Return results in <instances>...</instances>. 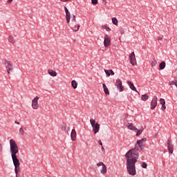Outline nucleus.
<instances>
[{"instance_id": "ea45409f", "label": "nucleus", "mask_w": 177, "mask_h": 177, "mask_svg": "<svg viewBox=\"0 0 177 177\" xmlns=\"http://www.w3.org/2000/svg\"><path fill=\"white\" fill-rule=\"evenodd\" d=\"M158 41H162V37L161 36L158 37Z\"/></svg>"}, {"instance_id": "423d86ee", "label": "nucleus", "mask_w": 177, "mask_h": 177, "mask_svg": "<svg viewBox=\"0 0 177 177\" xmlns=\"http://www.w3.org/2000/svg\"><path fill=\"white\" fill-rule=\"evenodd\" d=\"M115 85L117 86L118 91L124 92V86H122V81L121 80L117 79Z\"/></svg>"}, {"instance_id": "f257e3e1", "label": "nucleus", "mask_w": 177, "mask_h": 177, "mask_svg": "<svg viewBox=\"0 0 177 177\" xmlns=\"http://www.w3.org/2000/svg\"><path fill=\"white\" fill-rule=\"evenodd\" d=\"M138 145L136 144L135 147L129 150L124 155L127 158V169L129 175L135 176L136 175V164L138 162L139 158V153L142 151Z\"/></svg>"}, {"instance_id": "f03ea898", "label": "nucleus", "mask_w": 177, "mask_h": 177, "mask_svg": "<svg viewBox=\"0 0 177 177\" xmlns=\"http://www.w3.org/2000/svg\"><path fill=\"white\" fill-rule=\"evenodd\" d=\"M10 153L12 160H19L17 158V153H19V147L15 140H10Z\"/></svg>"}, {"instance_id": "72a5a7b5", "label": "nucleus", "mask_w": 177, "mask_h": 177, "mask_svg": "<svg viewBox=\"0 0 177 177\" xmlns=\"http://www.w3.org/2000/svg\"><path fill=\"white\" fill-rule=\"evenodd\" d=\"M71 19H72L71 22L77 21L75 15H73L72 17H71Z\"/></svg>"}, {"instance_id": "f704fd0d", "label": "nucleus", "mask_w": 177, "mask_h": 177, "mask_svg": "<svg viewBox=\"0 0 177 177\" xmlns=\"http://www.w3.org/2000/svg\"><path fill=\"white\" fill-rule=\"evenodd\" d=\"M9 62H10V61H8V60H6V59H3V61H2V63H3V64L5 66V65H8V63H9Z\"/></svg>"}, {"instance_id": "1a4fd4ad", "label": "nucleus", "mask_w": 177, "mask_h": 177, "mask_svg": "<svg viewBox=\"0 0 177 177\" xmlns=\"http://www.w3.org/2000/svg\"><path fill=\"white\" fill-rule=\"evenodd\" d=\"M71 26V30H73L75 32H77L80 30V27H81V26H80V24H77V21H74V22H71L70 25H68Z\"/></svg>"}, {"instance_id": "b1692460", "label": "nucleus", "mask_w": 177, "mask_h": 177, "mask_svg": "<svg viewBox=\"0 0 177 177\" xmlns=\"http://www.w3.org/2000/svg\"><path fill=\"white\" fill-rule=\"evenodd\" d=\"M165 66H166L165 62H162L159 64V68L160 70H164V68H165Z\"/></svg>"}, {"instance_id": "2f4dec72", "label": "nucleus", "mask_w": 177, "mask_h": 177, "mask_svg": "<svg viewBox=\"0 0 177 177\" xmlns=\"http://www.w3.org/2000/svg\"><path fill=\"white\" fill-rule=\"evenodd\" d=\"M160 104H162V106L165 104V100H164L162 98H160Z\"/></svg>"}, {"instance_id": "c03bdc74", "label": "nucleus", "mask_w": 177, "mask_h": 177, "mask_svg": "<svg viewBox=\"0 0 177 177\" xmlns=\"http://www.w3.org/2000/svg\"><path fill=\"white\" fill-rule=\"evenodd\" d=\"M16 174V177H21L20 174L17 173V174Z\"/></svg>"}, {"instance_id": "4be33fe9", "label": "nucleus", "mask_w": 177, "mask_h": 177, "mask_svg": "<svg viewBox=\"0 0 177 177\" xmlns=\"http://www.w3.org/2000/svg\"><path fill=\"white\" fill-rule=\"evenodd\" d=\"M104 73L106 74L107 77H110V75H114V71H113V70L104 69Z\"/></svg>"}, {"instance_id": "0eeeda50", "label": "nucleus", "mask_w": 177, "mask_h": 177, "mask_svg": "<svg viewBox=\"0 0 177 177\" xmlns=\"http://www.w3.org/2000/svg\"><path fill=\"white\" fill-rule=\"evenodd\" d=\"M39 100V97L36 96L32 100V107L34 109V110H37L38 107H39V105L38 104V100Z\"/></svg>"}, {"instance_id": "ddd939ff", "label": "nucleus", "mask_w": 177, "mask_h": 177, "mask_svg": "<svg viewBox=\"0 0 177 177\" xmlns=\"http://www.w3.org/2000/svg\"><path fill=\"white\" fill-rule=\"evenodd\" d=\"M157 107V96H153L151 102V110H154Z\"/></svg>"}, {"instance_id": "4468645a", "label": "nucleus", "mask_w": 177, "mask_h": 177, "mask_svg": "<svg viewBox=\"0 0 177 177\" xmlns=\"http://www.w3.org/2000/svg\"><path fill=\"white\" fill-rule=\"evenodd\" d=\"M167 147L169 150V153L170 154H172L174 153V145H172V142L170 140H167Z\"/></svg>"}, {"instance_id": "dca6fc26", "label": "nucleus", "mask_w": 177, "mask_h": 177, "mask_svg": "<svg viewBox=\"0 0 177 177\" xmlns=\"http://www.w3.org/2000/svg\"><path fill=\"white\" fill-rule=\"evenodd\" d=\"M71 138L73 142H75L77 139V131H75V129H72L71 133Z\"/></svg>"}, {"instance_id": "9b49d317", "label": "nucleus", "mask_w": 177, "mask_h": 177, "mask_svg": "<svg viewBox=\"0 0 177 177\" xmlns=\"http://www.w3.org/2000/svg\"><path fill=\"white\" fill-rule=\"evenodd\" d=\"M129 60L132 66H136V57H135V52H132L129 55Z\"/></svg>"}, {"instance_id": "79ce46f5", "label": "nucleus", "mask_w": 177, "mask_h": 177, "mask_svg": "<svg viewBox=\"0 0 177 177\" xmlns=\"http://www.w3.org/2000/svg\"><path fill=\"white\" fill-rule=\"evenodd\" d=\"M2 144H0V153H2Z\"/></svg>"}, {"instance_id": "a18cd8bd", "label": "nucleus", "mask_w": 177, "mask_h": 177, "mask_svg": "<svg viewBox=\"0 0 177 177\" xmlns=\"http://www.w3.org/2000/svg\"><path fill=\"white\" fill-rule=\"evenodd\" d=\"M13 2V0H8V3H12Z\"/></svg>"}, {"instance_id": "de8ad7c7", "label": "nucleus", "mask_w": 177, "mask_h": 177, "mask_svg": "<svg viewBox=\"0 0 177 177\" xmlns=\"http://www.w3.org/2000/svg\"><path fill=\"white\" fill-rule=\"evenodd\" d=\"M101 149H102V151H104V147H103V146H102V148H101Z\"/></svg>"}, {"instance_id": "5701e85b", "label": "nucleus", "mask_w": 177, "mask_h": 177, "mask_svg": "<svg viewBox=\"0 0 177 177\" xmlns=\"http://www.w3.org/2000/svg\"><path fill=\"white\" fill-rule=\"evenodd\" d=\"M71 85H72V87L73 88V89H77V88L78 86V83L75 80H72Z\"/></svg>"}, {"instance_id": "37998d69", "label": "nucleus", "mask_w": 177, "mask_h": 177, "mask_svg": "<svg viewBox=\"0 0 177 177\" xmlns=\"http://www.w3.org/2000/svg\"><path fill=\"white\" fill-rule=\"evenodd\" d=\"M15 124H17V125H20V122H17V120L15 121Z\"/></svg>"}, {"instance_id": "4c0bfd02", "label": "nucleus", "mask_w": 177, "mask_h": 177, "mask_svg": "<svg viewBox=\"0 0 177 177\" xmlns=\"http://www.w3.org/2000/svg\"><path fill=\"white\" fill-rule=\"evenodd\" d=\"M98 143H99V145H100V146H103V143L102 142V140H100L98 141Z\"/></svg>"}, {"instance_id": "c85d7f7f", "label": "nucleus", "mask_w": 177, "mask_h": 177, "mask_svg": "<svg viewBox=\"0 0 177 177\" xmlns=\"http://www.w3.org/2000/svg\"><path fill=\"white\" fill-rule=\"evenodd\" d=\"M102 28H104V30H106V31H111V29L109 27H106V25H103L102 26Z\"/></svg>"}, {"instance_id": "7ed1b4c3", "label": "nucleus", "mask_w": 177, "mask_h": 177, "mask_svg": "<svg viewBox=\"0 0 177 177\" xmlns=\"http://www.w3.org/2000/svg\"><path fill=\"white\" fill-rule=\"evenodd\" d=\"M90 123L91 124V127L93 128L94 133H97V132H99V130L100 129V124H99V123H96V120L93 119L90 120Z\"/></svg>"}, {"instance_id": "39448f33", "label": "nucleus", "mask_w": 177, "mask_h": 177, "mask_svg": "<svg viewBox=\"0 0 177 177\" xmlns=\"http://www.w3.org/2000/svg\"><path fill=\"white\" fill-rule=\"evenodd\" d=\"M15 167V174H19L20 172V160L19 159H16L12 160Z\"/></svg>"}, {"instance_id": "2eb2a0df", "label": "nucleus", "mask_w": 177, "mask_h": 177, "mask_svg": "<svg viewBox=\"0 0 177 177\" xmlns=\"http://www.w3.org/2000/svg\"><path fill=\"white\" fill-rule=\"evenodd\" d=\"M127 84L130 89H131V91H133L134 92H137V93H139V91H138V90L136 89V87H135V85L133 84V83H132V82L127 81Z\"/></svg>"}, {"instance_id": "6ab92c4d", "label": "nucleus", "mask_w": 177, "mask_h": 177, "mask_svg": "<svg viewBox=\"0 0 177 177\" xmlns=\"http://www.w3.org/2000/svg\"><path fill=\"white\" fill-rule=\"evenodd\" d=\"M66 23L68 24H70V20L71 19V14L70 13V11H68L66 12Z\"/></svg>"}, {"instance_id": "e433bc0d", "label": "nucleus", "mask_w": 177, "mask_h": 177, "mask_svg": "<svg viewBox=\"0 0 177 177\" xmlns=\"http://www.w3.org/2000/svg\"><path fill=\"white\" fill-rule=\"evenodd\" d=\"M176 81H177V80H175L174 82H170L169 84V85H176Z\"/></svg>"}, {"instance_id": "7c9ffc66", "label": "nucleus", "mask_w": 177, "mask_h": 177, "mask_svg": "<svg viewBox=\"0 0 177 177\" xmlns=\"http://www.w3.org/2000/svg\"><path fill=\"white\" fill-rule=\"evenodd\" d=\"M142 168L146 169L147 168V163L145 162H143L141 165Z\"/></svg>"}, {"instance_id": "8fccbe9b", "label": "nucleus", "mask_w": 177, "mask_h": 177, "mask_svg": "<svg viewBox=\"0 0 177 177\" xmlns=\"http://www.w3.org/2000/svg\"><path fill=\"white\" fill-rule=\"evenodd\" d=\"M103 1V2H104L106 0H102Z\"/></svg>"}, {"instance_id": "09e8293b", "label": "nucleus", "mask_w": 177, "mask_h": 177, "mask_svg": "<svg viewBox=\"0 0 177 177\" xmlns=\"http://www.w3.org/2000/svg\"><path fill=\"white\" fill-rule=\"evenodd\" d=\"M106 3H107V1L105 0V1H104V5H106Z\"/></svg>"}, {"instance_id": "a211bd4d", "label": "nucleus", "mask_w": 177, "mask_h": 177, "mask_svg": "<svg viewBox=\"0 0 177 177\" xmlns=\"http://www.w3.org/2000/svg\"><path fill=\"white\" fill-rule=\"evenodd\" d=\"M61 129L68 133V129H70V127L67 128V124H66L64 122H62L61 124Z\"/></svg>"}, {"instance_id": "c9c22d12", "label": "nucleus", "mask_w": 177, "mask_h": 177, "mask_svg": "<svg viewBox=\"0 0 177 177\" xmlns=\"http://www.w3.org/2000/svg\"><path fill=\"white\" fill-rule=\"evenodd\" d=\"M97 0H91L92 5H97Z\"/></svg>"}, {"instance_id": "a878e982", "label": "nucleus", "mask_w": 177, "mask_h": 177, "mask_svg": "<svg viewBox=\"0 0 177 177\" xmlns=\"http://www.w3.org/2000/svg\"><path fill=\"white\" fill-rule=\"evenodd\" d=\"M112 23L114 24V26H118V19L115 17L112 18Z\"/></svg>"}, {"instance_id": "393cba45", "label": "nucleus", "mask_w": 177, "mask_h": 177, "mask_svg": "<svg viewBox=\"0 0 177 177\" xmlns=\"http://www.w3.org/2000/svg\"><path fill=\"white\" fill-rule=\"evenodd\" d=\"M141 99L143 102H146V100H149V95H147V94H144L141 96Z\"/></svg>"}, {"instance_id": "bb28decb", "label": "nucleus", "mask_w": 177, "mask_h": 177, "mask_svg": "<svg viewBox=\"0 0 177 177\" xmlns=\"http://www.w3.org/2000/svg\"><path fill=\"white\" fill-rule=\"evenodd\" d=\"M8 41L10 44H15L16 41H15V38L12 36L8 37Z\"/></svg>"}, {"instance_id": "f3484780", "label": "nucleus", "mask_w": 177, "mask_h": 177, "mask_svg": "<svg viewBox=\"0 0 177 177\" xmlns=\"http://www.w3.org/2000/svg\"><path fill=\"white\" fill-rule=\"evenodd\" d=\"M127 128H128V129H130V131H134L135 132H136V131H138V128H136L135 126H133V124H132V123H128Z\"/></svg>"}, {"instance_id": "473e14b6", "label": "nucleus", "mask_w": 177, "mask_h": 177, "mask_svg": "<svg viewBox=\"0 0 177 177\" xmlns=\"http://www.w3.org/2000/svg\"><path fill=\"white\" fill-rule=\"evenodd\" d=\"M19 133H21L22 136H24V130L22 129V127L19 129Z\"/></svg>"}, {"instance_id": "6e6552de", "label": "nucleus", "mask_w": 177, "mask_h": 177, "mask_svg": "<svg viewBox=\"0 0 177 177\" xmlns=\"http://www.w3.org/2000/svg\"><path fill=\"white\" fill-rule=\"evenodd\" d=\"M97 167H102V169L100 170L101 174H107V167L106 166V165H104V163H103L102 162H100L97 163Z\"/></svg>"}, {"instance_id": "49530a36", "label": "nucleus", "mask_w": 177, "mask_h": 177, "mask_svg": "<svg viewBox=\"0 0 177 177\" xmlns=\"http://www.w3.org/2000/svg\"><path fill=\"white\" fill-rule=\"evenodd\" d=\"M124 118H128V114L124 115Z\"/></svg>"}, {"instance_id": "412c9836", "label": "nucleus", "mask_w": 177, "mask_h": 177, "mask_svg": "<svg viewBox=\"0 0 177 177\" xmlns=\"http://www.w3.org/2000/svg\"><path fill=\"white\" fill-rule=\"evenodd\" d=\"M48 73L51 77H56L57 75V73L52 69H48Z\"/></svg>"}, {"instance_id": "aec40b11", "label": "nucleus", "mask_w": 177, "mask_h": 177, "mask_svg": "<svg viewBox=\"0 0 177 177\" xmlns=\"http://www.w3.org/2000/svg\"><path fill=\"white\" fill-rule=\"evenodd\" d=\"M102 88L104 89V92L105 95H110V91H109V88H107V86H106V84H102Z\"/></svg>"}, {"instance_id": "f8f14e48", "label": "nucleus", "mask_w": 177, "mask_h": 177, "mask_svg": "<svg viewBox=\"0 0 177 177\" xmlns=\"http://www.w3.org/2000/svg\"><path fill=\"white\" fill-rule=\"evenodd\" d=\"M6 70L8 73V74H10L13 71V64L12 62H8V64L6 66Z\"/></svg>"}, {"instance_id": "a19ab883", "label": "nucleus", "mask_w": 177, "mask_h": 177, "mask_svg": "<svg viewBox=\"0 0 177 177\" xmlns=\"http://www.w3.org/2000/svg\"><path fill=\"white\" fill-rule=\"evenodd\" d=\"M167 109V106H165V104L162 105V110H165Z\"/></svg>"}, {"instance_id": "58836bf2", "label": "nucleus", "mask_w": 177, "mask_h": 177, "mask_svg": "<svg viewBox=\"0 0 177 177\" xmlns=\"http://www.w3.org/2000/svg\"><path fill=\"white\" fill-rule=\"evenodd\" d=\"M64 10L65 13H67V12H68V9L67 8V7L64 6Z\"/></svg>"}, {"instance_id": "20e7f679", "label": "nucleus", "mask_w": 177, "mask_h": 177, "mask_svg": "<svg viewBox=\"0 0 177 177\" xmlns=\"http://www.w3.org/2000/svg\"><path fill=\"white\" fill-rule=\"evenodd\" d=\"M146 140L147 138H142L141 140H137L136 145L140 149V150H143L145 149V143H146Z\"/></svg>"}, {"instance_id": "9d476101", "label": "nucleus", "mask_w": 177, "mask_h": 177, "mask_svg": "<svg viewBox=\"0 0 177 177\" xmlns=\"http://www.w3.org/2000/svg\"><path fill=\"white\" fill-rule=\"evenodd\" d=\"M110 44H111V41L110 40V37H109L108 35H105L104 37V46L105 48H109L110 46Z\"/></svg>"}, {"instance_id": "c756f323", "label": "nucleus", "mask_w": 177, "mask_h": 177, "mask_svg": "<svg viewBox=\"0 0 177 177\" xmlns=\"http://www.w3.org/2000/svg\"><path fill=\"white\" fill-rule=\"evenodd\" d=\"M137 133H136V136H139V135H141L142 134V132H143V129H141L140 130H138L136 131Z\"/></svg>"}, {"instance_id": "cd10ccee", "label": "nucleus", "mask_w": 177, "mask_h": 177, "mask_svg": "<svg viewBox=\"0 0 177 177\" xmlns=\"http://www.w3.org/2000/svg\"><path fill=\"white\" fill-rule=\"evenodd\" d=\"M156 65H157V60L153 59L151 63V67H156Z\"/></svg>"}]
</instances>
